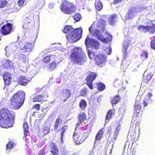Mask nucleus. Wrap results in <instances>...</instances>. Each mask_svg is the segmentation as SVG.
I'll return each mask as SVG.
<instances>
[{"label":"nucleus","mask_w":155,"mask_h":155,"mask_svg":"<svg viewBox=\"0 0 155 155\" xmlns=\"http://www.w3.org/2000/svg\"><path fill=\"white\" fill-rule=\"evenodd\" d=\"M133 10L132 9H129L128 12V15L129 19L132 18L133 17Z\"/></svg>","instance_id":"a18cd8bd"},{"label":"nucleus","mask_w":155,"mask_h":155,"mask_svg":"<svg viewBox=\"0 0 155 155\" xmlns=\"http://www.w3.org/2000/svg\"><path fill=\"white\" fill-rule=\"evenodd\" d=\"M92 34L97 37L98 39L101 41L102 35L101 34L99 30L96 29L93 30Z\"/></svg>","instance_id":"bb28decb"},{"label":"nucleus","mask_w":155,"mask_h":155,"mask_svg":"<svg viewBox=\"0 0 155 155\" xmlns=\"http://www.w3.org/2000/svg\"><path fill=\"white\" fill-rule=\"evenodd\" d=\"M68 128V126L67 125H64L61 128H60L58 131L60 132L61 139V141H62L64 136V134Z\"/></svg>","instance_id":"4be33fe9"},{"label":"nucleus","mask_w":155,"mask_h":155,"mask_svg":"<svg viewBox=\"0 0 155 155\" xmlns=\"http://www.w3.org/2000/svg\"><path fill=\"white\" fill-rule=\"evenodd\" d=\"M96 86L97 90L99 91H102L106 88V86L105 84L101 82L97 83Z\"/></svg>","instance_id":"a878e982"},{"label":"nucleus","mask_w":155,"mask_h":155,"mask_svg":"<svg viewBox=\"0 0 155 155\" xmlns=\"http://www.w3.org/2000/svg\"><path fill=\"white\" fill-rule=\"evenodd\" d=\"M71 155H76V154L75 153H74L73 154H71Z\"/></svg>","instance_id":"338daca9"},{"label":"nucleus","mask_w":155,"mask_h":155,"mask_svg":"<svg viewBox=\"0 0 155 155\" xmlns=\"http://www.w3.org/2000/svg\"><path fill=\"white\" fill-rule=\"evenodd\" d=\"M2 76L5 84L3 88L4 89L6 86L9 85L12 83V77L11 74L8 72H4Z\"/></svg>","instance_id":"9d476101"},{"label":"nucleus","mask_w":155,"mask_h":155,"mask_svg":"<svg viewBox=\"0 0 155 155\" xmlns=\"http://www.w3.org/2000/svg\"><path fill=\"white\" fill-rule=\"evenodd\" d=\"M45 97V95L44 94H35L33 95L32 100L34 102H41L45 101L44 100Z\"/></svg>","instance_id":"2eb2a0df"},{"label":"nucleus","mask_w":155,"mask_h":155,"mask_svg":"<svg viewBox=\"0 0 155 155\" xmlns=\"http://www.w3.org/2000/svg\"><path fill=\"white\" fill-rule=\"evenodd\" d=\"M148 32L150 34L155 32V24H153L151 26H148Z\"/></svg>","instance_id":"e433bc0d"},{"label":"nucleus","mask_w":155,"mask_h":155,"mask_svg":"<svg viewBox=\"0 0 155 155\" xmlns=\"http://www.w3.org/2000/svg\"><path fill=\"white\" fill-rule=\"evenodd\" d=\"M62 120L60 118H57L54 124H57L59 125L60 122H61Z\"/></svg>","instance_id":"6e6d98bb"},{"label":"nucleus","mask_w":155,"mask_h":155,"mask_svg":"<svg viewBox=\"0 0 155 155\" xmlns=\"http://www.w3.org/2000/svg\"><path fill=\"white\" fill-rule=\"evenodd\" d=\"M152 75L151 73H148L143 78V81L145 83H148L151 80L152 76Z\"/></svg>","instance_id":"2f4dec72"},{"label":"nucleus","mask_w":155,"mask_h":155,"mask_svg":"<svg viewBox=\"0 0 155 155\" xmlns=\"http://www.w3.org/2000/svg\"><path fill=\"white\" fill-rule=\"evenodd\" d=\"M8 2L6 0H0V8H2L6 7Z\"/></svg>","instance_id":"a19ab883"},{"label":"nucleus","mask_w":155,"mask_h":155,"mask_svg":"<svg viewBox=\"0 0 155 155\" xmlns=\"http://www.w3.org/2000/svg\"><path fill=\"white\" fill-rule=\"evenodd\" d=\"M87 126L78 128L77 127L73 135V138L75 143L77 145L82 143L88 137V135L87 132H84L87 130Z\"/></svg>","instance_id":"39448f33"},{"label":"nucleus","mask_w":155,"mask_h":155,"mask_svg":"<svg viewBox=\"0 0 155 155\" xmlns=\"http://www.w3.org/2000/svg\"><path fill=\"white\" fill-rule=\"evenodd\" d=\"M42 132L44 135H46L50 132V128L47 126H45L42 129Z\"/></svg>","instance_id":"c9c22d12"},{"label":"nucleus","mask_w":155,"mask_h":155,"mask_svg":"<svg viewBox=\"0 0 155 155\" xmlns=\"http://www.w3.org/2000/svg\"><path fill=\"white\" fill-rule=\"evenodd\" d=\"M79 120V122L77 124V126H79L87 118L86 114L84 113H81L79 115L78 117Z\"/></svg>","instance_id":"6ab92c4d"},{"label":"nucleus","mask_w":155,"mask_h":155,"mask_svg":"<svg viewBox=\"0 0 155 155\" xmlns=\"http://www.w3.org/2000/svg\"><path fill=\"white\" fill-rule=\"evenodd\" d=\"M112 149H111L110 150V154L111 153V152H112Z\"/></svg>","instance_id":"69168bd1"},{"label":"nucleus","mask_w":155,"mask_h":155,"mask_svg":"<svg viewBox=\"0 0 155 155\" xmlns=\"http://www.w3.org/2000/svg\"><path fill=\"white\" fill-rule=\"evenodd\" d=\"M106 25V21L102 19L99 21L97 25V28L100 29L101 31L103 32L105 29V26Z\"/></svg>","instance_id":"aec40b11"},{"label":"nucleus","mask_w":155,"mask_h":155,"mask_svg":"<svg viewBox=\"0 0 155 155\" xmlns=\"http://www.w3.org/2000/svg\"><path fill=\"white\" fill-rule=\"evenodd\" d=\"M155 38V36H154V37H150V40H152V38Z\"/></svg>","instance_id":"0e129e2a"},{"label":"nucleus","mask_w":155,"mask_h":155,"mask_svg":"<svg viewBox=\"0 0 155 155\" xmlns=\"http://www.w3.org/2000/svg\"><path fill=\"white\" fill-rule=\"evenodd\" d=\"M30 81L24 76H20L18 77V82L20 84L24 86L26 85Z\"/></svg>","instance_id":"a211bd4d"},{"label":"nucleus","mask_w":155,"mask_h":155,"mask_svg":"<svg viewBox=\"0 0 155 155\" xmlns=\"http://www.w3.org/2000/svg\"><path fill=\"white\" fill-rule=\"evenodd\" d=\"M60 8L62 12L68 15L74 13L77 10V8L74 4L66 0L62 1Z\"/></svg>","instance_id":"423d86ee"},{"label":"nucleus","mask_w":155,"mask_h":155,"mask_svg":"<svg viewBox=\"0 0 155 155\" xmlns=\"http://www.w3.org/2000/svg\"><path fill=\"white\" fill-rule=\"evenodd\" d=\"M71 95L70 90L66 89L62 91V97L64 99V101H66L69 98Z\"/></svg>","instance_id":"f3484780"},{"label":"nucleus","mask_w":155,"mask_h":155,"mask_svg":"<svg viewBox=\"0 0 155 155\" xmlns=\"http://www.w3.org/2000/svg\"><path fill=\"white\" fill-rule=\"evenodd\" d=\"M40 104H37L34 105L32 108L35 109L37 111H38L40 110Z\"/></svg>","instance_id":"de8ad7c7"},{"label":"nucleus","mask_w":155,"mask_h":155,"mask_svg":"<svg viewBox=\"0 0 155 155\" xmlns=\"http://www.w3.org/2000/svg\"><path fill=\"white\" fill-rule=\"evenodd\" d=\"M105 38H103L102 36L101 41L105 43H109L111 41L112 38V35L108 33L107 32H105L104 33Z\"/></svg>","instance_id":"dca6fc26"},{"label":"nucleus","mask_w":155,"mask_h":155,"mask_svg":"<svg viewBox=\"0 0 155 155\" xmlns=\"http://www.w3.org/2000/svg\"><path fill=\"white\" fill-rule=\"evenodd\" d=\"M124 0H114L113 2L114 5H116L122 2Z\"/></svg>","instance_id":"4d7b16f0"},{"label":"nucleus","mask_w":155,"mask_h":155,"mask_svg":"<svg viewBox=\"0 0 155 155\" xmlns=\"http://www.w3.org/2000/svg\"><path fill=\"white\" fill-rule=\"evenodd\" d=\"M29 53H26V54H22L20 56V58L22 60L23 62H25L28 61V54Z\"/></svg>","instance_id":"f704fd0d"},{"label":"nucleus","mask_w":155,"mask_h":155,"mask_svg":"<svg viewBox=\"0 0 155 155\" xmlns=\"http://www.w3.org/2000/svg\"><path fill=\"white\" fill-rule=\"evenodd\" d=\"M150 44L151 48L155 50V39L152 40L150 41Z\"/></svg>","instance_id":"49530a36"},{"label":"nucleus","mask_w":155,"mask_h":155,"mask_svg":"<svg viewBox=\"0 0 155 155\" xmlns=\"http://www.w3.org/2000/svg\"><path fill=\"white\" fill-rule=\"evenodd\" d=\"M74 18L75 21H79L81 18V15L79 13H76L74 16Z\"/></svg>","instance_id":"37998d69"},{"label":"nucleus","mask_w":155,"mask_h":155,"mask_svg":"<svg viewBox=\"0 0 155 155\" xmlns=\"http://www.w3.org/2000/svg\"><path fill=\"white\" fill-rule=\"evenodd\" d=\"M56 63L55 62H52L49 64L48 68L50 70L52 71L56 68Z\"/></svg>","instance_id":"58836bf2"},{"label":"nucleus","mask_w":155,"mask_h":155,"mask_svg":"<svg viewBox=\"0 0 155 155\" xmlns=\"http://www.w3.org/2000/svg\"><path fill=\"white\" fill-rule=\"evenodd\" d=\"M12 24L7 22L1 27L0 32L3 35H9L12 31Z\"/></svg>","instance_id":"1a4fd4ad"},{"label":"nucleus","mask_w":155,"mask_h":155,"mask_svg":"<svg viewBox=\"0 0 155 155\" xmlns=\"http://www.w3.org/2000/svg\"><path fill=\"white\" fill-rule=\"evenodd\" d=\"M147 7L144 8L143 7L138 6L136 7L135 9V11L137 13H139L143 11L145 9H147Z\"/></svg>","instance_id":"79ce46f5"},{"label":"nucleus","mask_w":155,"mask_h":155,"mask_svg":"<svg viewBox=\"0 0 155 155\" xmlns=\"http://www.w3.org/2000/svg\"><path fill=\"white\" fill-rule=\"evenodd\" d=\"M117 18V14H113L111 15L108 18V21L110 25L112 26L114 25Z\"/></svg>","instance_id":"412c9836"},{"label":"nucleus","mask_w":155,"mask_h":155,"mask_svg":"<svg viewBox=\"0 0 155 155\" xmlns=\"http://www.w3.org/2000/svg\"><path fill=\"white\" fill-rule=\"evenodd\" d=\"M46 96V97H48V95H47Z\"/></svg>","instance_id":"774afa93"},{"label":"nucleus","mask_w":155,"mask_h":155,"mask_svg":"<svg viewBox=\"0 0 155 155\" xmlns=\"http://www.w3.org/2000/svg\"><path fill=\"white\" fill-rule=\"evenodd\" d=\"M147 97L149 98L150 100H151V97L152 96V94L151 93H148L147 94Z\"/></svg>","instance_id":"bf43d9fd"},{"label":"nucleus","mask_w":155,"mask_h":155,"mask_svg":"<svg viewBox=\"0 0 155 155\" xmlns=\"http://www.w3.org/2000/svg\"><path fill=\"white\" fill-rule=\"evenodd\" d=\"M109 53H107L108 54H111V49L110 48H109Z\"/></svg>","instance_id":"e2e57ef3"},{"label":"nucleus","mask_w":155,"mask_h":155,"mask_svg":"<svg viewBox=\"0 0 155 155\" xmlns=\"http://www.w3.org/2000/svg\"><path fill=\"white\" fill-rule=\"evenodd\" d=\"M87 105L86 101L84 99H81L79 103V106L80 108L83 110H84Z\"/></svg>","instance_id":"c85d7f7f"},{"label":"nucleus","mask_w":155,"mask_h":155,"mask_svg":"<svg viewBox=\"0 0 155 155\" xmlns=\"http://www.w3.org/2000/svg\"><path fill=\"white\" fill-rule=\"evenodd\" d=\"M24 21L25 23H30L31 21V19L29 17H27L25 19Z\"/></svg>","instance_id":"3c124183"},{"label":"nucleus","mask_w":155,"mask_h":155,"mask_svg":"<svg viewBox=\"0 0 155 155\" xmlns=\"http://www.w3.org/2000/svg\"><path fill=\"white\" fill-rule=\"evenodd\" d=\"M87 54L89 58L91 59H94L95 58L96 55L95 54V52L93 51H90L88 50L87 51Z\"/></svg>","instance_id":"ea45409f"},{"label":"nucleus","mask_w":155,"mask_h":155,"mask_svg":"<svg viewBox=\"0 0 155 155\" xmlns=\"http://www.w3.org/2000/svg\"><path fill=\"white\" fill-rule=\"evenodd\" d=\"M140 57L143 60L147 59L148 57V53L147 52L145 51H143L140 55Z\"/></svg>","instance_id":"4c0bfd02"},{"label":"nucleus","mask_w":155,"mask_h":155,"mask_svg":"<svg viewBox=\"0 0 155 155\" xmlns=\"http://www.w3.org/2000/svg\"><path fill=\"white\" fill-rule=\"evenodd\" d=\"M15 143L12 141H9L6 145V150H9L13 149Z\"/></svg>","instance_id":"72a5a7b5"},{"label":"nucleus","mask_w":155,"mask_h":155,"mask_svg":"<svg viewBox=\"0 0 155 155\" xmlns=\"http://www.w3.org/2000/svg\"><path fill=\"white\" fill-rule=\"evenodd\" d=\"M118 135V134H114V138H113L114 140H116L117 138V137Z\"/></svg>","instance_id":"680f3d73"},{"label":"nucleus","mask_w":155,"mask_h":155,"mask_svg":"<svg viewBox=\"0 0 155 155\" xmlns=\"http://www.w3.org/2000/svg\"><path fill=\"white\" fill-rule=\"evenodd\" d=\"M85 44L86 46L91 45L95 48L98 49L99 45V42L93 39H91L87 36L85 41Z\"/></svg>","instance_id":"f8f14e48"},{"label":"nucleus","mask_w":155,"mask_h":155,"mask_svg":"<svg viewBox=\"0 0 155 155\" xmlns=\"http://www.w3.org/2000/svg\"><path fill=\"white\" fill-rule=\"evenodd\" d=\"M120 100V97L118 95L115 96L111 100L112 104H116L118 103Z\"/></svg>","instance_id":"7c9ffc66"},{"label":"nucleus","mask_w":155,"mask_h":155,"mask_svg":"<svg viewBox=\"0 0 155 155\" xmlns=\"http://www.w3.org/2000/svg\"><path fill=\"white\" fill-rule=\"evenodd\" d=\"M115 113V110L114 109L109 110L107 113L106 119L108 120H109L111 118L112 115L114 114Z\"/></svg>","instance_id":"cd10ccee"},{"label":"nucleus","mask_w":155,"mask_h":155,"mask_svg":"<svg viewBox=\"0 0 155 155\" xmlns=\"http://www.w3.org/2000/svg\"><path fill=\"white\" fill-rule=\"evenodd\" d=\"M120 82L118 79H115L114 83L113 85L115 87H117L118 85L120 84Z\"/></svg>","instance_id":"09e8293b"},{"label":"nucleus","mask_w":155,"mask_h":155,"mask_svg":"<svg viewBox=\"0 0 155 155\" xmlns=\"http://www.w3.org/2000/svg\"><path fill=\"white\" fill-rule=\"evenodd\" d=\"M89 30L90 33L92 34L93 31L92 30V26L89 28Z\"/></svg>","instance_id":"052dcab7"},{"label":"nucleus","mask_w":155,"mask_h":155,"mask_svg":"<svg viewBox=\"0 0 155 155\" xmlns=\"http://www.w3.org/2000/svg\"><path fill=\"white\" fill-rule=\"evenodd\" d=\"M15 117V113L8 108L0 109V126L8 128L13 126Z\"/></svg>","instance_id":"f257e3e1"},{"label":"nucleus","mask_w":155,"mask_h":155,"mask_svg":"<svg viewBox=\"0 0 155 155\" xmlns=\"http://www.w3.org/2000/svg\"><path fill=\"white\" fill-rule=\"evenodd\" d=\"M149 99L146 98L143 100V104L144 107H145L148 105V103L149 102Z\"/></svg>","instance_id":"8fccbe9b"},{"label":"nucleus","mask_w":155,"mask_h":155,"mask_svg":"<svg viewBox=\"0 0 155 155\" xmlns=\"http://www.w3.org/2000/svg\"><path fill=\"white\" fill-rule=\"evenodd\" d=\"M25 1L24 0H18V4L19 6H21L24 4Z\"/></svg>","instance_id":"864d4df0"},{"label":"nucleus","mask_w":155,"mask_h":155,"mask_svg":"<svg viewBox=\"0 0 155 155\" xmlns=\"http://www.w3.org/2000/svg\"><path fill=\"white\" fill-rule=\"evenodd\" d=\"M24 133L26 137L27 136V133L29 132V127L28 124L26 122H25L23 124Z\"/></svg>","instance_id":"473e14b6"},{"label":"nucleus","mask_w":155,"mask_h":155,"mask_svg":"<svg viewBox=\"0 0 155 155\" xmlns=\"http://www.w3.org/2000/svg\"><path fill=\"white\" fill-rule=\"evenodd\" d=\"M106 60V55L103 54L99 53L96 55L94 61L96 64L100 66L105 63Z\"/></svg>","instance_id":"9b49d317"},{"label":"nucleus","mask_w":155,"mask_h":155,"mask_svg":"<svg viewBox=\"0 0 155 155\" xmlns=\"http://www.w3.org/2000/svg\"><path fill=\"white\" fill-rule=\"evenodd\" d=\"M104 131V128H102L100 130L96 136L95 140H99L102 138Z\"/></svg>","instance_id":"5701e85b"},{"label":"nucleus","mask_w":155,"mask_h":155,"mask_svg":"<svg viewBox=\"0 0 155 155\" xmlns=\"http://www.w3.org/2000/svg\"><path fill=\"white\" fill-rule=\"evenodd\" d=\"M51 56L48 55L45 56L43 59V62L44 63H48L50 61V57Z\"/></svg>","instance_id":"c03bdc74"},{"label":"nucleus","mask_w":155,"mask_h":155,"mask_svg":"<svg viewBox=\"0 0 155 155\" xmlns=\"http://www.w3.org/2000/svg\"><path fill=\"white\" fill-rule=\"evenodd\" d=\"M120 129V125H119L117 127L116 130L114 132V134H118Z\"/></svg>","instance_id":"603ef678"},{"label":"nucleus","mask_w":155,"mask_h":155,"mask_svg":"<svg viewBox=\"0 0 155 155\" xmlns=\"http://www.w3.org/2000/svg\"><path fill=\"white\" fill-rule=\"evenodd\" d=\"M94 6L96 10L98 11H100L102 9L103 5L100 2V0H95Z\"/></svg>","instance_id":"b1692460"},{"label":"nucleus","mask_w":155,"mask_h":155,"mask_svg":"<svg viewBox=\"0 0 155 155\" xmlns=\"http://www.w3.org/2000/svg\"><path fill=\"white\" fill-rule=\"evenodd\" d=\"M123 56L121 64L124 66H128L130 64V61L129 59L127 60L128 52L127 50L129 47V43L127 40H124L123 42Z\"/></svg>","instance_id":"0eeeda50"},{"label":"nucleus","mask_w":155,"mask_h":155,"mask_svg":"<svg viewBox=\"0 0 155 155\" xmlns=\"http://www.w3.org/2000/svg\"><path fill=\"white\" fill-rule=\"evenodd\" d=\"M65 34H68L66 38L68 40H71L74 42L79 40L81 37L82 29L81 28L73 29L71 26L66 25L63 30Z\"/></svg>","instance_id":"7ed1b4c3"},{"label":"nucleus","mask_w":155,"mask_h":155,"mask_svg":"<svg viewBox=\"0 0 155 155\" xmlns=\"http://www.w3.org/2000/svg\"><path fill=\"white\" fill-rule=\"evenodd\" d=\"M59 124H54V129L55 130H57Z\"/></svg>","instance_id":"13d9d810"},{"label":"nucleus","mask_w":155,"mask_h":155,"mask_svg":"<svg viewBox=\"0 0 155 155\" xmlns=\"http://www.w3.org/2000/svg\"><path fill=\"white\" fill-rule=\"evenodd\" d=\"M45 153L43 149H41L39 151L38 155H45Z\"/></svg>","instance_id":"5fc2aeb1"},{"label":"nucleus","mask_w":155,"mask_h":155,"mask_svg":"<svg viewBox=\"0 0 155 155\" xmlns=\"http://www.w3.org/2000/svg\"><path fill=\"white\" fill-rule=\"evenodd\" d=\"M25 93L21 91H18L12 97L10 105L14 110L19 109L23 104L25 100Z\"/></svg>","instance_id":"20e7f679"},{"label":"nucleus","mask_w":155,"mask_h":155,"mask_svg":"<svg viewBox=\"0 0 155 155\" xmlns=\"http://www.w3.org/2000/svg\"><path fill=\"white\" fill-rule=\"evenodd\" d=\"M148 26L140 25L137 27V29L140 32L146 33L148 32Z\"/></svg>","instance_id":"393cba45"},{"label":"nucleus","mask_w":155,"mask_h":155,"mask_svg":"<svg viewBox=\"0 0 155 155\" xmlns=\"http://www.w3.org/2000/svg\"><path fill=\"white\" fill-rule=\"evenodd\" d=\"M71 52L69 57L71 61L79 65H83L87 58L83 49L81 48L75 47L71 49Z\"/></svg>","instance_id":"f03ea898"},{"label":"nucleus","mask_w":155,"mask_h":155,"mask_svg":"<svg viewBox=\"0 0 155 155\" xmlns=\"http://www.w3.org/2000/svg\"><path fill=\"white\" fill-rule=\"evenodd\" d=\"M97 76V75L95 73L90 71L89 75L85 78V80L86 81V85L91 90H92L94 88L92 83Z\"/></svg>","instance_id":"6e6552de"},{"label":"nucleus","mask_w":155,"mask_h":155,"mask_svg":"<svg viewBox=\"0 0 155 155\" xmlns=\"http://www.w3.org/2000/svg\"><path fill=\"white\" fill-rule=\"evenodd\" d=\"M141 112V107L140 103L137 101H136L134 105V116L135 117H139Z\"/></svg>","instance_id":"ddd939ff"},{"label":"nucleus","mask_w":155,"mask_h":155,"mask_svg":"<svg viewBox=\"0 0 155 155\" xmlns=\"http://www.w3.org/2000/svg\"><path fill=\"white\" fill-rule=\"evenodd\" d=\"M88 92V89L86 87H84L80 91V96L85 97Z\"/></svg>","instance_id":"c756f323"},{"label":"nucleus","mask_w":155,"mask_h":155,"mask_svg":"<svg viewBox=\"0 0 155 155\" xmlns=\"http://www.w3.org/2000/svg\"><path fill=\"white\" fill-rule=\"evenodd\" d=\"M34 46V44L31 42H27L21 50L24 52L29 53L32 50Z\"/></svg>","instance_id":"4468645a"}]
</instances>
